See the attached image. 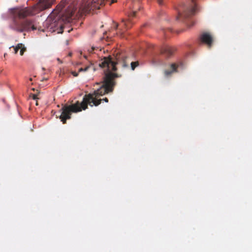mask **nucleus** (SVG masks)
I'll return each instance as SVG.
<instances>
[{
	"instance_id": "nucleus-1",
	"label": "nucleus",
	"mask_w": 252,
	"mask_h": 252,
	"mask_svg": "<svg viewBox=\"0 0 252 252\" xmlns=\"http://www.w3.org/2000/svg\"><path fill=\"white\" fill-rule=\"evenodd\" d=\"M115 63L112 62L110 58H106L99 63V66L104 69V77L101 84L96 83V85H100L99 88L94 91V93L86 94L83 97V101L79 103L77 101L75 104L64 106L62 108V112L60 116V119L63 124H65L66 120L71 118L72 113H76L85 110L88 107V105L91 106H98L101 103L102 100L106 102H108V99L106 97L101 99L99 97L106 94L112 92L116 82L115 79L121 77V75L117 73L112 72L117 70Z\"/></svg>"
},
{
	"instance_id": "nucleus-2",
	"label": "nucleus",
	"mask_w": 252,
	"mask_h": 252,
	"mask_svg": "<svg viewBox=\"0 0 252 252\" xmlns=\"http://www.w3.org/2000/svg\"><path fill=\"white\" fill-rule=\"evenodd\" d=\"M107 0H88L77 5V0L62 1L48 17L43 24V32H55L62 28L64 23L69 22L74 13L77 10L81 13H89L91 10L99 9Z\"/></svg>"
},
{
	"instance_id": "nucleus-3",
	"label": "nucleus",
	"mask_w": 252,
	"mask_h": 252,
	"mask_svg": "<svg viewBox=\"0 0 252 252\" xmlns=\"http://www.w3.org/2000/svg\"><path fill=\"white\" fill-rule=\"evenodd\" d=\"M54 1L55 0H39L36 4L31 7H16L11 9L10 13L13 20L9 25V28L19 32L29 31L31 29L36 30V28L32 20H26L21 21L18 19H21L27 16L34 15L41 11L48 9L51 7Z\"/></svg>"
},
{
	"instance_id": "nucleus-4",
	"label": "nucleus",
	"mask_w": 252,
	"mask_h": 252,
	"mask_svg": "<svg viewBox=\"0 0 252 252\" xmlns=\"http://www.w3.org/2000/svg\"><path fill=\"white\" fill-rule=\"evenodd\" d=\"M114 58H112L111 56L104 57L101 60V62L103 61L106 58H110L112 62L115 63V65L117 68L116 71L118 70L117 65H118V66L121 67L123 69H125L129 67V64L130 63L131 69L132 70H134L136 67L138 66L139 65V63L138 61H131L130 57L128 56L127 54L124 51H116L114 54ZM114 72H115V71H112V72L115 73Z\"/></svg>"
},
{
	"instance_id": "nucleus-5",
	"label": "nucleus",
	"mask_w": 252,
	"mask_h": 252,
	"mask_svg": "<svg viewBox=\"0 0 252 252\" xmlns=\"http://www.w3.org/2000/svg\"><path fill=\"white\" fill-rule=\"evenodd\" d=\"M198 10V8L195 0H189L187 5H183L181 9L178 10L177 20L182 18L183 20H187L194 15Z\"/></svg>"
},
{
	"instance_id": "nucleus-6",
	"label": "nucleus",
	"mask_w": 252,
	"mask_h": 252,
	"mask_svg": "<svg viewBox=\"0 0 252 252\" xmlns=\"http://www.w3.org/2000/svg\"><path fill=\"white\" fill-rule=\"evenodd\" d=\"M200 40L201 42L206 44L209 48L212 46L213 42L212 35L208 32L202 33L200 36Z\"/></svg>"
},
{
	"instance_id": "nucleus-7",
	"label": "nucleus",
	"mask_w": 252,
	"mask_h": 252,
	"mask_svg": "<svg viewBox=\"0 0 252 252\" xmlns=\"http://www.w3.org/2000/svg\"><path fill=\"white\" fill-rule=\"evenodd\" d=\"M176 49L173 47L167 45L163 46L160 49V53L166 57L171 56L175 52Z\"/></svg>"
},
{
	"instance_id": "nucleus-8",
	"label": "nucleus",
	"mask_w": 252,
	"mask_h": 252,
	"mask_svg": "<svg viewBox=\"0 0 252 252\" xmlns=\"http://www.w3.org/2000/svg\"><path fill=\"white\" fill-rule=\"evenodd\" d=\"M137 11L133 10L128 14L129 19L127 21L123 20L120 25L125 27L126 29H128L131 27V19L132 17H134L136 16Z\"/></svg>"
},
{
	"instance_id": "nucleus-9",
	"label": "nucleus",
	"mask_w": 252,
	"mask_h": 252,
	"mask_svg": "<svg viewBox=\"0 0 252 252\" xmlns=\"http://www.w3.org/2000/svg\"><path fill=\"white\" fill-rule=\"evenodd\" d=\"M11 48H13L14 53L17 54L19 49H20V54L22 56L24 52L26 50V47L22 43H19L16 46H12Z\"/></svg>"
},
{
	"instance_id": "nucleus-10",
	"label": "nucleus",
	"mask_w": 252,
	"mask_h": 252,
	"mask_svg": "<svg viewBox=\"0 0 252 252\" xmlns=\"http://www.w3.org/2000/svg\"><path fill=\"white\" fill-rule=\"evenodd\" d=\"M178 65L176 63H172L170 66V70H166L164 71V75L165 76L168 77L170 76L172 73L174 72H176L177 68L178 67Z\"/></svg>"
},
{
	"instance_id": "nucleus-11",
	"label": "nucleus",
	"mask_w": 252,
	"mask_h": 252,
	"mask_svg": "<svg viewBox=\"0 0 252 252\" xmlns=\"http://www.w3.org/2000/svg\"><path fill=\"white\" fill-rule=\"evenodd\" d=\"M92 69L93 70H94V68L92 64H91L89 65H87L84 68L81 67L79 69V72L81 71H87L89 69Z\"/></svg>"
},
{
	"instance_id": "nucleus-12",
	"label": "nucleus",
	"mask_w": 252,
	"mask_h": 252,
	"mask_svg": "<svg viewBox=\"0 0 252 252\" xmlns=\"http://www.w3.org/2000/svg\"><path fill=\"white\" fill-rule=\"evenodd\" d=\"M190 23H190L189 22H186V24L189 27H191L194 24V23L193 21H191Z\"/></svg>"
},
{
	"instance_id": "nucleus-13",
	"label": "nucleus",
	"mask_w": 252,
	"mask_h": 252,
	"mask_svg": "<svg viewBox=\"0 0 252 252\" xmlns=\"http://www.w3.org/2000/svg\"><path fill=\"white\" fill-rule=\"evenodd\" d=\"M32 97L33 99H34V100H36L38 98L37 95L36 94H32Z\"/></svg>"
},
{
	"instance_id": "nucleus-14",
	"label": "nucleus",
	"mask_w": 252,
	"mask_h": 252,
	"mask_svg": "<svg viewBox=\"0 0 252 252\" xmlns=\"http://www.w3.org/2000/svg\"><path fill=\"white\" fill-rule=\"evenodd\" d=\"M71 73L75 77H77L78 75V73L75 71H72Z\"/></svg>"
},
{
	"instance_id": "nucleus-15",
	"label": "nucleus",
	"mask_w": 252,
	"mask_h": 252,
	"mask_svg": "<svg viewBox=\"0 0 252 252\" xmlns=\"http://www.w3.org/2000/svg\"><path fill=\"white\" fill-rule=\"evenodd\" d=\"M159 4L161 5L162 4V0H157Z\"/></svg>"
},
{
	"instance_id": "nucleus-16",
	"label": "nucleus",
	"mask_w": 252,
	"mask_h": 252,
	"mask_svg": "<svg viewBox=\"0 0 252 252\" xmlns=\"http://www.w3.org/2000/svg\"><path fill=\"white\" fill-rule=\"evenodd\" d=\"M162 32H163V34H166V32L164 31V30H162Z\"/></svg>"
},
{
	"instance_id": "nucleus-17",
	"label": "nucleus",
	"mask_w": 252,
	"mask_h": 252,
	"mask_svg": "<svg viewBox=\"0 0 252 252\" xmlns=\"http://www.w3.org/2000/svg\"><path fill=\"white\" fill-rule=\"evenodd\" d=\"M115 2V1L114 0H112L111 2V3H110V4H111L112 3H113Z\"/></svg>"
},
{
	"instance_id": "nucleus-18",
	"label": "nucleus",
	"mask_w": 252,
	"mask_h": 252,
	"mask_svg": "<svg viewBox=\"0 0 252 252\" xmlns=\"http://www.w3.org/2000/svg\"><path fill=\"white\" fill-rule=\"evenodd\" d=\"M118 26H119V25H118V24H116V25L115 28H116V29H117V28H118Z\"/></svg>"
},
{
	"instance_id": "nucleus-19",
	"label": "nucleus",
	"mask_w": 252,
	"mask_h": 252,
	"mask_svg": "<svg viewBox=\"0 0 252 252\" xmlns=\"http://www.w3.org/2000/svg\"><path fill=\"white\" fill-rule=\"evenodd\" d=\"M92 51H94V48L92 47Z\"/></svg>"
},
{
	"instance_id": "nucleus-20",
	"label": "nucleus",
	"mask_w": 252,
	"mask_h": 252,
	"mask_svg": "<svg viewBox=\"0 0 252 252\" xmlns=\"http://www.w3.org/2000/svg\"><path fill=\"white\" fill-rule=\"evenodd\" d=\"M30 81H32V78H30Z\"/></svg>"
}]
</instances>
